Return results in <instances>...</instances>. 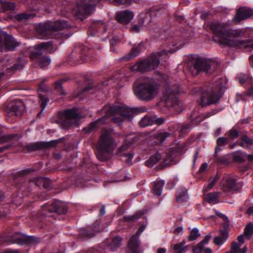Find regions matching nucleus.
Wrapping results in <instances>:
<instances>
[{"label":"nucleus","mask_w":253,"mask_h":253,"mask_svg":"<svg viewBox=\"0 0 253 253\" xmlns=\"http://www.w3.org/2000/svg\"><path fill=\"white\" fill-rule=\"evenodd\" d=\"M158 80L162 83H164L166 87L163 99L166 105L168 107H172L177 110L179 102L176 96L183 92L182 88L177 84H173L172 80L166 75L160 73Z\"/></svg>","instance_id":"obj_5"},{"label":"nucleus","mask_w":253,"mask_h":253,"mask_svg":"<svg viewBox=\"0 0 253 253\" xmlns=\"http://www.w3.org/2000/svg\"><path fill=\"white\" fill-rule=\"evenodd\" d=\"M94 10V2L90 1V0H84L78 3L77 9L74 10V13L77 18L83 20Z\"/></svg>","instance_id":"obj_11"},{"label":"nucleus","mask_w":253,"mask_h":253,"mask_svg":"<svg viewBox=\"0 0 253 253\" xmlns=\"http://www.w3.org/2000/svg\"><path fill=\"white\" fill-rule=\"evenodd\" d=\"M62 80L57 81L55 83V88L57 89L61 94H64L62 89Z\"/></svg>","instance_id":"obj_50"},{"label":"nucleus","mask_w":253,"mask_h":253,"mask_svg":"<svg viewBox=\"0 0 253 253\" xmlns=\"http://www.w3.org/2000/svg\"><path fill=\"white\" fill-rule=\"evenodd\" d=\"M58 143V140H51L49 142H37L31 143L27 145V148L30 151H35L44 148H50L55 146Z\"/></svg>","instance_id":"obj_19"},{"label":"nucleus","mask_w":253,"mask_h":253,"mask_svg":"<svg viewBox=\"0 0 253 253\" xmlns=\"http://www.w3.org/2000/svg\"><path fill=\"white\" fill-rule=\"evenodd\" d=\"M169 134L165 131H160L155 134L157 139L156 143H160L165 140L168 136Z\"/></svg>","instance_id":"obj_40"},{"label":"nucleus","mask_w":253,"mask_h":253,"mask_svg":"<svg viewBox=\"0 0 253 253\" xmlns=\"http://www.w3.org/2000/svg\"><path fill=\"white\" fill-rule=\"evenodd\" d=\"M1 253H19V252L17 251L11 250V249H7L4 250Z\"/></svg>","instance_id":"obj_61"},{"label":"nucleus","mask_w":253,"mask_h":253,"mask_svg":"<svg viewBox=\"0 0 253 253\" xmlns=\"http://www.w3.org/2000/svg\"><path fill=\"white\" fill-rule=\"evenodd\" d=\"M104 110L107 115L90 123L84 128L87 132H90L101 125L109 123L110 121L120 124L125 121L130 120L136 113L144 112L146 111V108L143 107L136 108H129L125 105H121L106 106Z\"/></svg>","instance_id":"obj_2"},{"label":"nucleus","mask_w":253,"mask_h":253,"mask_svg":"<svg viewBox=\"0 0 253 253\" xmlns=\"http://www.w3.org/2000/svg\"><path fill=\"white\" fill-rule=\"evenodd\" d=\"M0 6H1V10L3 12L14 10L15 8V4L14 2L3 0H0Z\"/></svg>","instance_id":"obj_35"},{"label":"nucleus","mask_w":253,"mask_h":253,"mask_svg":"<svg viewBox=\"0 0 253 253\" xmlns=\"http://www.w3.org/2000/svg\"><path fill=\"white\" fill-rule=\"evenodd\" d=\"M154 121V119H152L149 117L145 116L140 121L139 124L141 126L145 127L151 125Z\"/></svg>","instance_id":"obj_42"},{"label":"nucleus","mask_w":253,"mask_h":253,"mask_svg":"<svg viewBox=\"0 0 253 253\" xmlns=\"http://www.w3.org/2000/svg\"><path fill=\"white\" fill-rule=\"evenodd\" d=\"M189 126L188 124L185 125H180L178 128L180 129V131L181 133H185L187 132V130L189 129Z\"/></svg>","instance_id":"obj_57"},{"label":"nucleus","mask_w":253,"mask_h":253,"mask_svg":"<svg viewBox=\"0 0 253 253\" xmlns=\"http://www.w3.org/2000/svg\"><path fill=\"white\" fill-rule=\"evenodd\" d=\"M183 232V229L182 227H178L173 231V233L177 236L182 235Z\"/></svg>","instance_id":"obj_58"},{"label":"nucleus","mask_w":253,"mask_h":253,"mask_svg":"<svg viewBox=\"0 0 253 253\" xmlns=\"http://www.w3.org/2000/svg\"><path fill=\"white\" fill-rule=\"evenodd\" d=\"M36 47L39 49L33 51L30 54V58L33 60H35L37 61L41 68H44L48 66L50 63V59L48 56H43L42 55L41 49L46 50L47 52L49 53L53 52L57 49L56 43H54L53 41H49L38 44L36 45Z\"/></svg>","instance_id":"obj_8"},{"label":"nucleus","mask_w":253,"mask_h":253,"mask_svg":"<svg viewBox=\"0 0 253 253\" xmlns=\"http://www.w3.org/2000/svg\"><path fill=\"white\" fill-rule=\"evenodd\" d=\"M247 155V154L246 153L241 152L237 154L235 158L237 161H239L240 162H244Z\"/></svg>","instance_id":"obj_47"},{"label":"nucleus","mask_w":253,"mask_h":253,"mask_svg":"<svg viewBox=\"0 0 253 253\" xmlns=\"http://www.w3.org/2000/svg\"><path fill=\"white\" fill-rule=\"evenodd\" d=\"M117 146V143L110 131L103 130L98 142L97 158L103 161L108 159Z\"/></svg>","instance_id":"obj_7"},{"label":"nucleus","mask_w":253,"mask_h":253,"mask_svg":"<svg viewBox=\"0 0 253 253\" xmlns=\"http://www.w3.org/2000/svg\"><path fill=\"white\" fill-rule=\"evenodd\" d=\"M138 23L141 24L144 28L150 29L152 26V16L151 13L148 12L141 13L139 16Z\"/></svg>","instance_id":"obj_22"},{"label":"nucleus","mask_w":253,"mask_h":253,"mask_svg":"<svg viewBox=\"0 0 253 253\" xmlns=\"http://www.w3.org/2000/svg\"><path fill=\"white\" fill-rule=\"evenodd\" d=\"M162 158L161 155L159 153H156L152 155L146 162V165L148 167H152L155 164L157 163Z\"/></svg>","instance_id":"obj_36"},{"label":"nucleus","mask_w":253,"mask_h":253,"mask_svg":"<svg viewBox=\"0 0 253 253\" xmlns=\"http://www.w3.org/2000/svg\"><path fill=\"white\" fill-rule=\"evenodd\" d=\"M207 168H208L207 164L204 163L201 166V167L199 169V171L200 172H202L204 171L207 169Z\"/></svg>","instance_id":"obj_60"},{"label":"nucleus","mask_w":253,"mask_h":253,"mask_svg":"<svg viewBox=\"0 0 253 253\" xmlns=\"http://www.w3.org/2000/svg\"><path fill=\"white\" fill-rule=\"evenodd\" d=\"M48 90V88L44 84L43 82L39 84V91L43 92V93L40 92L39 95V103L42 108L41 111L38 114V116L39 117H41L42 116V113L45 108L47 103L49 101L45 94V92Z\"/></svg>","instance_id":"obj_18"},{"label":"nucleus","mask_w":253,"mask_h":253,"mask_svg":"<svg viewBox=\"0 0 253 253\" xmlns=\"http://www.w3.org/2000/svg\"><path fill=\"white\" fill-rule=\"evenodd\" d=\"M82 235L84 236V237H91L95 235L91 232L87 231L85 229H83L82 232Z\"/></svg>","instance_id":"obj_55"},{"label":"nucleus","mask_w":253,"mask_h":253,"mask_svg":"<svg viewBox=\"0 0 253 253\" xmlns=\"http://www.w3.org/2000/svg\"><path fill=\"white\" fill-rule=\"evenodd\" d=\"M145 229V225H142L141 226H140L136 233V236H139L141 234V233L144 231Z\"/></svg>","instance_id":"obj_59"},{"label":"nucleus","mask_w":253,"mask_h":253,"mask_svg":"<svg viewBox=\"0 0 253 253\" xmlns=\"http://www.w3.org/2000/svg\"><path fill=\"white\" fill-rule=\"evenodd\" d=\"M201 235L199 230L197 228H194L190 231V235L188 237H199Z\"/></svg>","instance_id":"obj_49"},{"label":"nucleus","mask_w":253,"mask_h":253,"mask_svg":"<svg viewBox=\"0 0 253 253\" xmlns=\"http://www.w3.org/2000/svg\"><path fill=\"white\" fill-rule=\"evenodd\" d=\"M48 180L45 178L39 177L33 179L31 180V182L34 183L36 185L38 186H43V187H45V183L47 182Z\"/></svg>","instance_id":"obj_41"},{"label":"nucleus","mask_w":253,"mask_h":253,"mask_svg":"<svg viewBox=\"0 0 253 253\" xmlns=\"http://www.w3.org/2000/svg\"><path fill=\"white\" fill-rule=\"evenodd\" d=\"M221 189L225 191H236L239 188L238 184L236 183V179L231 177H224L220 183Z\"/></svg>","instance_id":"obj_17"},{"label":"nucleus","mask_w":253,"mask_h":253,"mask_svg":"<svg viewBox=\"0 0 253 253\" xmlns=\"http://www.w3.org/2000/svg\"><path fill=\"white\" fill-rule=\"evenodd\" d=\"M166 250L165 248H160L157 251V253H166Z\"/></svg>","instance_id":"obj_64"},{"label":"nucleus","mask_w":253,"mask_h":253,"mask_svg":"<svg viewBox=\"0 0 253 253\" xmlns=\"http://www.w3.org/2000/svg\"><path fill=\"white\" fill-rule=\"evenodd\" d=\"M177 152L174 150H170L166 156L165 161L167 165H174L177 162V157L178 156Z\"/></svg>","instance_id":"obj_28"},{"label":"nucleus","mask_w":253,"mask_h":253,"mask_svg":"<svg viewBox=\"0 0 253 253\" xmlns=\"http://www.w3.org/2000/svg\"><path fill=\"white\" fill-rule=\"evenodd\" d=\"M144 28L142 26H141V24L138 23L137 24H132L131 30L133 32H138L141 29Z\"/></svg>","instance_id":"obj_51"},{"label":"nucleus","mask_w":253,"mask_h":253,"mask_svg":"<svg viewBox=\"0 0 253 253\" xmlns=\"http://www.w3.org/2000/svg\"><path fill=\"white\" fill-rule=\"evenodd\" d=\"M142 45L140 44L137 47L132 48L129 53L122 58V60H128L137 56L140 51V47Z\"/></svg>","instance_id":"obj_30"},{"label":"nucleus","mask_w":253,"mask_h":253,"mask_svg":"<svg viewBox=\"0 0 253 253\" xmlns=\"http://www.w3.org/2000/svg\"><path fill=\"white\" fill-rule=\"evenodd\" d=\"M238 145L245 149L250 148L253 146V138L249 137L246 135H242L238 141Z\"/></svg>","instance_id":"obj_27"},{"label":"nucleus","mask_w":253,"mask_h":253,"mask_svg":"<svg viewBox=\"0 0 253 253\" xmlns=\"http://www.w3.org/2000/svg\"><path fill=\"white\" fill-rule=\"evenodd\" d=\"M5 237H29V238H30V237H34L33 236H27L26 235H24V234H21V233H19V232H16L15 235H6Z\"/></svg>","instance_id":"obj_54"},{"label":"nucleus","mask_w":253,"mask_h":253,"mask_svg":"<svg viewBox=\"0 0 253 253\" xmlns=\"http://www.w3.org/2000/svg\"><path fill=\"white\" fill-rule=\"evenodd\" d=\"M138 140V137L136 135H129L126 142L119 148L118 154L122 157V161H125L127 164L131 163L133 155L131 153H126L125 151Z\"/></svg>","instance_id":"obj_13"},{"label":"nucleus","mask_w":253,"mask_h":253,"mask_svg":"<svg viewBox=\"0 0 253 253\" xmlns=\"http://www.w3.org/2000/svg\"><path fill=\"white\" fill-rule=\"evenodd\" d=\"M25 62L22 61L19 63L14 64V65L12 67V70H17L22 69L25 65Z\"/></svg>","instance_id":"obj_53"},{"label":"nucleus","mask_w":253,"mask_h":253,"mask_svg":"<svg viewBox=\"0 0 253 253\" xmlns=\"http://www.w3.org/2000/svg\"><path fill=\"white\" fill-rule=\"evenodd\" d=\"M220 192H213L204 195V199L211 204H215L219 202V198L221 196Z\"/></svg>","instance_id":"obj_26"},{"label":"nucleus","mask_w":253,"mask_h":253,"mask_svg":"<svg viewBox=\"0 0 253 253\" xmlns=\"http://www.w3.org/2000/svg\"><path fill=\"white\" fill-rule=\"evenodd\" d=\"M217 214L219 216L223 219L224 220V223L222 224V226L224 228L223 230H221V234L222 237H227L228 236V228L229 227V222L227 217L223 214L220 213H217Z\"/></svg>","instance_id":"obj_29"},{"label":"nucleus","mask_w":253,"mask_h":253,"mask_svg":"<svg viewBox=\"0 0 253 253\" xmlns=\"http://www.w3.org/2000/svg\"><path fill=\"white\" fill-rule=\"evenodd\" d=\"M244 234L245 236L250 237L253 236V224L250 223L245 228Z\"/></svg>","instance_id":"obj_44"},{"label":"nucleus","mask_w":253,"mask_h":253,"mask_svg":"<svg viewBox=\"0 0 253 253\" xmlns=\"http://www.w3.org/2000/svg\"><path fill=\"white\" fill-rule=\"evenodd\" d=\"M240 245L236 242H233L231 243L232 252H239Z\"/></svg>","instance_id":"obj_52"},{"label":"nucleus","mask_w":253,"mask_h":253,"mask_svg":"<svg viewBox=\"0 0 253 253\" xmlns=\"http://www.w3.org/2000/svg\"><path fill=\"white\" fill-rule=\"evenodd\" d=\"M224 89L223 80L220 78L216 80L215 83L210 88L204 86L200 90L195 89V92H198L200 95V104L202 106L217 102L223 95Z\"/></svg>","instance_id":"obj_3"},{"label":"nucleus","mask_w":253,"mask_h":253,"mask_svg":"<svg viewBox=\"0 0 253 253\" xmlns=\"http://www.w3.org/2000/svg\"><path fill=\"white\" fill-rule=\"evenodd\" d=\"M107 239H111L110 242L107 241V243H108V247L112 251H114L119 247L122 241V238H107Z\"/></svg>","instance_id":"obj_37"},{"label":"nucleus","mask_w":253,"mask_h":253,"mask_svg":"<svg viewBox=\"0 0 253 253\" xmlns=\"http://www.w3.org/2000/svg\"><path fill=\"white\" fill-rule=\"evenodd\" d=\"M178 49H171L169 50L165 49L160 52L152 54L148 58L141 60L130 67L131 71L140 72H148L158 67L160 61L166 59L169 52L173 53Z\"/></svg>","instance_id":"obj_4"},{"label":"nucleus","mask_w":253,"mask_h":253,"mask_svg":"<svg viewBox=\"0 0 253 253\" xmlns=\"http://www.w3.org/2000/svg\"><path fill=\"white\" fill-rule=\"evenodd\" d=\"M210 29L213 33V40L218 43L233 47L253 49V39L240 40L237 39L244 37L245 31L242 29H234L228 23L212 22Z\"/></svg>","instance_id":"obj_1"},{"label":"nucleus","mask_w":253,"mask_h":253,"mask_svg":"<svg viewBox=\"0 0 253 253\" xmlns=\"http://www.w3.org/2000/svg\"><path fill=\"white\" fill-rule=\"evenodd\" d=\"M226 134L228 136V139H234L238 137V136H239L238 131L234 128H232L229 131H228Z\"/></svg>","instance_id":"obj_43"},{"label":"nucleus","mask_w":253,"mask_h":253,"mask_svg":"<svg viewBox=\"0 0 253 253\" xmlns=\"http://www.w3.org/2000/svg\"><path fill=\"white\" fill-rule=\"evenodd\" d=\"M139 241L138 238H129L127 243L128 253H139L140 252Z\"/></svg>","instance_id":"obj_24"},{"label":"nucleus","mask_w":253,"mask_h":253,"mask_svg":"<svg viewBox=\"0 0 253 253\" xmlns=\"http://www.w3.org/2000/svg\"><path fill=\"white\" fill-rule=\"evenodd\" d=\"M165 184L164 181L158 180L154 182L153 192L154 194L160 196L162 194V189Z\"/></svg>","instance_id":"obj_32"},{"label":"nucleus","mask_w":253,"mask_h":253,"mask_svg":"<svg viewBox=\"0 0 253 253\" xmlns=\"http://www.w3.org/2000/svg\"><path fill=\"white\" fill-rule=\"evenodd\" d=\"M32 171V169H24V170L20 171V173L21 174H26L27 173H30Z\"/></svg>","instance_id":"obj_63"},{"label":"nucleus","mask_w":253,"mask_h":253,"mask_svg":"<svg viewBox=\"0 0 253 253\" xmlns=\"http://www.w3.org/2000/svg\"><path fill=\"white\" fill-rule=\"evenodd\" d=\"M20 42L5 32H0V48L4 50H13L19 45Z\"/></svg>","instance_id":"obj_14"},{"label":"nucleus","mask_w":253,"mask_h":253,"mask_svg":"<svg viewBox=\"0 0 253 253\" xmlns=\"http://www.w3.org/2000/svg\"><path fill=\"white\" fill-rule=\"evenodd\" d=\"M97 27H99L98 31L97 32L98 33V36H99L104 34L106 31L107 26L104 23L100 21H96L91 25L88 32V34L91 36H94L95 33L92 32V31L95 30Z\"/></svg>","instance_id":"obj_23"},{"label":"nucleus","mask_w":253,"mask_h":253,"mask_svg":"<svg viewBox=\"0 0 253 253\" xmlns=\"http://www.w3.org/2000/svg\"><path fill=\"white\" fill-rule=\"evenodd\" d=\"M11 243H15L20 245H29L33 243V241L37 238H11Z\"/></svg>","instance_id":"obj_33"},{"label":"nucleus","mask_w":253,"mask_h":253,"mask_svg":"<svg viewBox=\"0 0 253 253\" xmlns=\"http://www.w3.org/2000/svg\"><path fill=\"white\" fill-rule=\"evenodd\" d=\"M188 199L187 190L184 188H180L176 193V200L178 203L186 201Z\"/></svg>","instance_id":"obj_31"},{"label":"nucleus","mask_w":253,"mask_h":253,"mask_svg":"<svg viewBox=\"0 0 253 253\" xmlns=\"http://www.w3.org/2000/svg\"><path fill=\"white\" fill-rule=\"evenodd\" d=\"M154 121H155L156 123L158 125H161L164 122V119L162 118H157L154 120Z\"/></svg>","instance_id":"obj_62"},{"label":"nucleus","mask_w":253,"mask_h":253,"mask_svg":"<svg viewBox=\"0 0 253 253\" xmlns=\"http://www.w3.org/2000/svg\"><path fill=\"white\" fill-rule=\"evenodd\" d=\"M185 244V242L182 241L178 244H176L174 245L173 249L175 251H183V252H185V250L184 248L183 247L184 245Z\"/></svg>","instance_id":"obj_48"},{"label":"nucleus","mask_w":253,"mask_h":253,"mask_svg":"<svg viewBox=\"0 0 253 253\" xmlns=\"http://www.w3.org/2000/svg\"><path fill=\"white\" fill-rule=\"evenodd\" d=\"M143 214V213L142 211H138L132 215L125 216L123 217V220L124 221L130 223L140 218Z\"/></svg>","instance_id":"obj_38"},{"label":"nucleus","mask_w":253,"mask_h":253,"mask_svg":"<svg viewBox=\"0 0 253 253\" xmlns=\"http://www.w3.org/2000/svg\"><path fill=\"white\" fill-rule=\"evenodd\" d=\"M253 14V11L248 8H239L237 11L234 20L236 22H240L250 17Z\"/></svg>","instance_id":"obj_21"},{"label":"nucleus","mask_w":253,"mask_h":253,"mask_svg":"<svg viewBox=\"0 0 253 253\" xmlns=\"http://www.w3.org/2000/svg\"><path fill=\"white\" fill-rule=\"evenodd\" d=\"M219 179L217 175L211 177L209 181V183L205 184L203 189L204 192H206L211 189Z\"/></svg>","instance_id":"obj_34"},{"label":"nucleus","mask_w":253,"mask_h":253,"mask_svg":"<svg viewBox=\"0 0 253 253\" xmlns=\"http://www.w3.org/2000/svg\"><path fill=\"white\" fill-rule=\"evenodd\" d=\"M213 243L216 245H222L226 241V238H213Z\"/></svg>","instance_id":"obj_56"},{"label":"nucleus","mask_w":253,"mask_h":253,"mask_svg":"<svg viewBox=\"0 0 253 253\" xmlns=\"http://www.w3.org/2000/svg\"><path fill=\"white\" fill-rule=\"evenodd\" d=\"M228 138L224 137H219L216 141L217 146L215 149V153H217L218 151L221 150L220 146H225L227 145L228 143Z\"/></svg>","instance_id":"obj_39"},{"label":"nucleus","mask_w":253,"mask_h":253,"mask_svg":"<svg viewBox=\"0 0 253 253\" xmlns=\"http://www.w3.org/2000/svg\"><path fill=\"white\" fill-rule=\"evenodd\" d=\"M133 0H114V2L117 5H130Z\"/></svg>","instance_id":"obj_46"},{"label":"nucleus","mask_w":253,"mask_h":253,"mask_svg":"<svg viewBox=\"0 0 253 253\" xmlns=\"http://www.w3.org/2000/svg\"><path fill=\"white\" fill-rule=\"evenodd\" d=\"M81 118V115L76 109H67L61 117L59 123L64 128H67L70 126L78 125Z\"/></svg>","instance_id":"obj_10"},{"label":"nucleus","mask_w":253,"mask_h":253,"mask_svg":"<svg viewBox=\"0 0 253 253\" xmlns=\"http://www.w3.org/2000/svg\"><path fill=\"white\" fill-rule=\"evenodd\" d=\"M25 109V106L20 100H14L7 106L6 112L9 116H21Z\"/></svg>","instance_id":"obj_16"},{"label":"nucleus","mask_w":253,"mask_h":253,"mask_svg":"<svg viewBox=\"0 0 253 253\" xmlns=\"http://www.w3.org/2000/svg\"><path fill=\"white\" fill-rule=\"evenodd\" d=\"M160 85L153 79L141 83H134L133 90L137 99L150 101L154 99L159 92Z\"/></svg>","instance_id":"obj_6"},{"label":"nucleus","mask_w":253,"mask_h":253,"mask_svg":"<svg viewBox=\"0 0 253 253\" xmlns=\"http://www.w3.org/2000/svg\"><path fill=\"white\" fill-rule=\"evenodd\" d=\"M51 207V208L47 207V206H44L43 207H42V214L44 215L45 214V212L47 211L48 212V213H52V212H54V214L52 215H46V220H49V218L51 217L55 218L56 215L65 214L67 211L66 205L64 203L61 201H58L54 202L52 204Z\"/></svg>","instance_id":"obj_12"},{"label":"nucleus","mask_w":253,"mask_h":253,"mask_svg":"<svg viewBox=\"0 0 253 253\" xmlns=\"http://www.w3.org/2000/svg\"><path fill=\"white\" fill-rule=\"evenodd\" d=\"M69 26L65 20H58L54 23H47L38 25L36 27L38 33L43 37H50V35L55 31L68 28Z\"/></svg>","instance_id":"obj_9"},{"label":"nucleus","mask_w":253,"mask_h":253,"mask_svg":"<svg viewBox=\"0 0 253 253\" xmlns=\"http://www.w3.org/2000/svg\"><path fill=\"white\" fill-rule=\"evenodd\" d=\"M219 66V63L212 59H197L193 62V67L197 71L208 72L211 68L216 69Z\"/></svg>","instance_id":"obj_15"},{"label":"nucleus","mask_w":253,"mask_h":253,"mask_svg":"<svg viewBox=\"0 0 253 253\" xmlns=\"http://www.w3.org/2000/svg\"><path fill=\"white\" fill-rule=\"evenodd\" d=\"M34 17L35 14H34L23 13L18 14L17 16V18L18 20L22 21L24 20H28Z\"/></svg>","instance_id":"obj_45"},{"label":"nucleus","mask_w":253,"mask_h":253,"mask_svg":"<svg viewBox=\"0 0 253 253\" xmlns=\"http://www.w3.org/2000/svg\"><path fill=\"white\" fill-rule=\"evenodd\" d=\"M210 239L204 238L199 244L193 247V252L195 253H200L204 250V253H212L211 249L209 248L204 249V246L208 243Z\"/></svg>","instance_id":"obj_25"},{"label":"nucleus","mask_w":253,"mask_h":253,"mask_svg":"<svg viewBox=\"0 0 253 253\" xmlns=\"http://www.w3.org/2000/svg\"><path fill=\"white\" fill-rule=\"evenodd\" d=\"M133 17V12L128 10L120 11L116 14L117 20L121 24L128 23Z\"/></svg>","instance_id":"obj_20"}]
</instances>
